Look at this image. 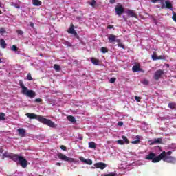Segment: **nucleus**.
Listing matches in <instances>:
<instances>
[{"label": "nucleus", "instance_id": "19", "mask_svg": "<svg viewBox=\"0 0 176 176\" xmlns=\"http://www.w3.org/2000/svg\"><path fill=\"white\" fill-rule=\"evenodd\" d=\"M91 63H92L94 65H100V60L96 58H91Z\"/></svg>", "mask_w": 176, "mask_h": 176}, {"label": "nucleus", "instance_id": "5", "mask_svg": "<svg viewBox=\"0 0 176 176\" xmlns=\"http://www.w3.org/2000/svg\"><path fill=\"white\" fill-rule=\"evenodd\" d=\"M57 156L58 159L63 160V162H69V163H75L76 162L75 158L68 157L67 155L61 153H58Z\"/></svg>", "mask_w": 176, "mask_h": 176}, {"label": "nucleus", "instance_id": "53", "mask_svg": "<svg viewBox=\"0 0 176 176\" xmlns=\"http://www.w3.org/2000/svg\"><path fill=\"white\" fill-rule=\"evenodd\" d=\"M136 140H138V141H140V136H139V135H137V136H136Z\"/></svg>", "mask_w": 176, "mask_h": 176}, {"label": "nucleus", "instance_id": "33", "mask_svg": "<svg viewBox=\"0 0 176 176\" xmlns=\"http://www.w3.org/2000/svg\"><path fill=\"white\" fill-rule=\"evenodd\" d=\"M142 83L143 84V85H149V81L148 80H146V79H144L142 81Z\"/></svg>", "mask_w": 176, "mask_h": 176}, {"label": "nucleus", "instance_id": "25", "mask_svg": "<svg viewBox=\"0 0 176 176\" xmlns=\"http://www.w3.org/2000/svg\"><path fill=\"white\" fill-rule=\"evenodd\" d=\"M54 69L56 72H60V71H61V67L57 64L54 65Z\"/></svg>", "mask_w": 176, "mask_h": 176}, {"label": "nucleus", "instance_id": "50", "mask_svg": "<svg viewBox=\"0 0 176 176\" xmlns=\"http://www.w3.org/2000/svg\"><path fill=\"white\" fill-rule=\"evenodd\" d=\"M30 26L32 27V28H34V23L30 22Z\"/></svg>", "mask_w": 176, "mask_h": 176}, {"label": "nucleus", "instance_id": "22", "mask_svg": "<svg viewBox=\"0 0 176 176\" xmlns=\"http://www.w3.org/2000/svg\"><path fill=\"white\" fill-rule=\"evenodd\" d=\"M32 2L34 6H41V5H42V1L39 0H32Z\"/></svg>", "mask_w": 176, "mask_h": 176}, {"label": "nucleus", "instance_id": "35", "mask_svg": "<svg viewBox=\"0 0 176 176\" xmlns=\"http://www.w3.org/2000/svg\"><path fill=\"white\" fill-rule=\"evenodd\" d=\"M109 82L110 83H115L116 82V78H111Z\"/></svg>", "mask_w": 176, "mask_h": 176}, {"label": "nucleus", "instance_id": "10", "mask_svg": "<svg viewBox=\"0 0 176 176\" xmlns=\"http://www.w3.org/2000/svg\"><path fill=\"white\" fill-rule=\"evenodd\" d=\"M165 3L166 5L162 1V9H164L166 8V9H170V10H173V4L171 3V2L166 1Z\"/></svg>", "mask_w": 176, "mask_h": 176}, {"label": "nucleus", "instance_id": "57", "mask_svg": "<svg viewBox=\"0 0 176 176\" xmlns=\"http://www.w3.org/2000/svg\"><path fill=\"white\" fill-rule=\"evenodd\" d=\"M91 168H96V166H95L94 167L92 166Z\"/></svg>", "mask_w": 176, "mask_h": 176}, {"label": "nucleus", "instance_id": "37", "mask_svg": "<svg viewBox=\"0 0 176 176\" xmlns=\"http://www.w3.org/2000/svg\"><path fill=\"white\" fill-rule=\"evenodd\" d=\"M135 100L138 102H140L141 101V97H140V96H135Z\"/></svg>", "mask_w": 176, "mask_h": 176}, {"label": "nucleus", "instance_id": "54", "mask_svg": "<svg viewBox=\"0 0 176 176\" xmlns=\"http://www.w3.org/2000/svg\"><path fill=\"white\" fill-rule=\"evenodd\" d=\"M15 8H16L17 9H20V6H17V4L14 5Z\"/></svg>", "mask_w": 176, "mask_h": 176}, {"label": "nucleus", "instance_id": "44", "mask_svg": "<svg viewBox=\"0 0 176 176\" xmlns=\"http://www.w3.org/2000/svg\"><path fill=\"white\" fill-rule=\"evenodd\" d=\"M60 149H62V151H67V147L64 145L60 146Z\"/></svg>", "mask_w": 176, "mask_h": 176}, {"label": "nucleus", "instance_id": "59", "mask_svg": "<svg viewBox=\"0 0 176 176\" xmlns=\"http://www.w3.org/2000/svg\"><path fill=\"white\" fill-rule=\"evenodd\" d=\"M154 21H155V24H156V19H154Z\"/></svg>", "mask_w": 176, "mask_h": 176}, {"label": "nucleus", "instance_id": "31", "mask_svg": "<svg viewBox=\"0 0 176 176\" xmlns=\"http://www.w3.org/2000/svg\"><path fill=\"white\" fill-rule=\"evenodd\" d=\"M5 32H6V30H5L4 28H0V34L1 35H3L5 34Z\"/></svg>", "mask_w": 176, "mask_h": 176}, {"label": "nucleus", "instance_id": "8", "mask_svg": "<svg viewBox=\"0 0 176 176\" xmlns=\"http://www.w3.org/2000/svg\"><path fill=\"white\" fill-rule=\"evenodd\" d=\"M116 13L118 14V16H122L123 13H124V8H123V6L119 5L116 7Z\"/></svg>", "mask_w": 176, "mask_h": 176}, {"label": "nucleus", "instance_id": "40", "mask_svg": "<svg viewBox=\"0 0 176 176\" xmlns=\"http://www.w3.org/2000/svg\"><path fill=\"white\" fill-rule=\"evenodd\" d=\"M118 144H119L120 145H124V143L123 142V140H119L117 141Z\"/></svg>", "mask_w": 176, "mask_h": 176}, {"label": "nucleus", "instance_id": "27", "mask_svg": "<svg viewBox=\"0 0 176 176\" xmlns=\"http://www.w3.org/2000/svg\"><path fill=\"white\" fill-rule=\"evenodd\" d=\"M100 51L103 54L108 53V48H107V47H102Z\"/></svg>", "mask_w": 176, "mask_h": 176}, {"label": "nucleus", "instance_id": "15", "mask_svg": "<svg viewBox=\"0 0 176 176\" xmlns=\"http://www.w3.org/2000/svg\"><path fill=\"white\" fill-rule=\"evenodd\" d=\"M20 157H21V156H19V155H17V154H12L11 155V158H10V160H13V162H19V160H20Z\"/></svg>", "mask_w": 176, "mask_h": 176}, {"label": "nucleus", "instance_id": "9", "mask_svg": "<svg viewBox=\"0 0 176 176\" xmlns=\"http://www.w3.org/2000/svg\"><path fill=\"white\" fill-rule=\"evenodd\" d=\"M96 168H100V170H104L106 167H107V164L104 162H97L94 164Z\"/></svg>", "mask_w": 176, "mask_h": 176}, {"label": "nucleus", "instance_id": "47", "mask_svg": "<svg viewBox=\"0 0 176 176\" xmlns=\"http://www.w3.org/2000/svg\"><path fill=\"white\" fill-rule=\"evenodd\" d=\"M118 46L122 47V49H124V45L123 44H118Z\"/></svg>", "mask_w": 176, "mask_h": 176}, {"label": "nucleus", "instance_id": "46", "mask_svg": "<svg viewBox=\"0 0 176 176\" xmlns=\"http://www.w3.org/2000/svg\"><path fill=\"white\" fill-rule=\"evenodd\" d=\"M131 143L132 144H139L140 143V140H135V141H133Z\"/></svg>", "mask_w": 176, "mask_h": 176}, {"label": "nucleus", "instance_id": "41", "mask_svg": "<svg viewBox=\"0 0 176 176\" xmlns=\"http://www.w3.org/2000/svg\"><path fill=\"white\" fill-rule=\"evenodd\" d=\"M16 33H18L19 35H23L24 34V32H23V31L20 30H16Z\"/></svg>", "mask_w": 176, "mask_h": 176}, {"label": "nucleus", "instance_id": "28", "mask_svg": "<svg viewBox=\"0 0 176 176\" xmlns=\"http://www.w3.org/2000/svg\"><path fill=\"white\" fill-rule=\"evenodd\" d=\"M3 120H6L5 113H0V121L2 122Z\"/></svg>", "mask_w": 176, "mask_h": 176}, {"label": "nucleus", "instance_id": "52", "mask_svg": "<svg viewBox=\"0 0 176 176\" xmlns=\"http://www.w3.org/2000/svg\"><path fill=\"white\" fill-rule=\"evenodd\" d=\"M56 166H58L59 167H60V166H61V163L57 162V163H56Z\"/></svg>", "mask_w": 176, "mask_h": 176}, {"label": "nucleus", "instance_id": "16", "mask_svg": "<svg viewBox=\"0 0 176 176\" xmlns=\"http://www.w3.org/2000/svg\"><path fill=\"white\" fill-rule=\"evenodd\" d=\"M127 14L129 16V17H135V19H137V14L133 10H129L127 11Z\"/></svg>", "mask_w": 176, "mask_h": 176}, {"label": "nucleus", "instance_id": "2", "mask_svg": "<svg viewBox=\"0 0 176 176\" xmlns=\"http://www.w3.org/2000/svg\"><path fill=\"white\" fill-rule=\"evenodd\" d=\"M19 85L20 87H21L22 89L21 90L22 94L27 96V97H30V98H34V97L36 96V93H35L34 90L28 89V88L24 85V82H23V80H19Z\"/></svg>", "mask_w": 176, "mask_h": 176}, {"label": "nucleus", "instance_id": "11", "mask_svg": "<svg viewBox=\"0 0 176 176\" xmlns=\"http://www.w3.org/2000/svg\"><path fill=\"white\" fill-rule=\"evenodd\" d=\"M69 34H72V35H74V36H78V32L75 31V29L74 28V24L71 23L70 28L68 30Z\"/></svg>", "mask_w": 176, "mask_h": 176}, {"label": "nucleus", "instance_id": "39", "mask_svg": "<svg viewBox=\"0 0 176 176\" xmlns=\"http://www.w3.org/2000/svg\"><path fill=\"white\" fill-rule=\"evenodd\" d=\"M42 99L41 98H36L34 100L35 102H38V104H40V102H42Z\"/></svg>", "mask_w": 176, "mask_h": 176}, {"label": "nucleus", "instance_id": "4", "mask_svg": "<svg viewBox=\"0 0 176 176\" xmlns=\"http://www.w3.org/2000/svg\"><path fill=\"white\" fill-rule=\"evenodd\" d=\"M161 155H162V157L161 158V160H163V162H166V163H175L176 159L175 157L173 156H166V151H163Z\"/></svg>", "mask_w": 176, "mask_h": 176}, {"label": "nucleus", "instance_id": "32", "mask_svg": "<svg viewBox=\"0 0 176 176\" xmlns=\"http://www.w3.org/2000/svg\"><path fill=\"white\" fill-rule=\"evenodd\" d=\"M152 59L154 60H157V55H156V52H154L153 54L152 55Z\"/></svg>", "mask_w": 176, "mask_h": 176}, {"label": "nucleus", "instance_id": "30", "mask_svg": "<svg viewBox=\"0 0 176 176\" xmlns=\"http://www.w3.org/2000/svg\"><path fill=\"white\" fill-rule=\"evenodd\" d=\"M165 59H166V56L164 55L158 56L157 57V60H165Z\"/></svg>", "mask_w": 176, "mask_h": 176}, {"label": "nucleus", "instance_id": "6", "mask_svg": "<svg viewBox=\"0 0 176 176\" xmlns=\"http://www.w3.org/2000/svg\"><path fill=\"white\" fill-rule=\"evenodd\" d=\"M19 162L20 166H21L23 168H27V166H28V161H27L24 157L21 156Z\"/></svg>", "mask_w": 176, "mask_h": 176}, {"label": "nucleus", "instance_id": "24", "mask_svg": "<svg viewBox=\"0 0 176 176\" xmlns=\"http://www.w3.org/2000/svg\"><path fill=\"white\" fill-rule=\"evenodd\" d=\"M132 71L133 72H139V71H141V68L140 67L139 65H134L133 67H132Z\"/></svg>", "mask_w": 176, "mask_h": 176}, {"label": "nucleus", "instance_id": "20", "mask_svg": "<svg viewBox=\"0 0 176 176\" xmlns=\"http://www.w3.org/2000/svg\"><path fill=\"white\" fill-rule=\"evenodd\" d=\"M88 145L90 149H96L97 148V144L94 142H89Z\"/></svg>", "mask_w": 176, "mask_h": 176}, {"label": "nucleus", "instance_id": "17", "mask_svg": "<svg viewBox=\"0 0 176 176\" xmlns=\"http://www.w3.org/2000/svg\"><path fill=\"white\" fill-rule=\"evenodd\" d=\"M17 131L20 137H25V129L19 128L17 129Z\"/></svg>", "mask_w": 176, "mask_h": 176}, {"label": "nucleus", "instance_id": "58", "mask_svg": "<svg viewBox=\"0 0 176 176\" xmlns=\"http://www.w3.org/2000/svg\"><path fill=\"white\" fill-rule=\"evenodd\" d=\"M0 14H2V11L0 10Z\"/></svg>", "mask_w": 176, "mask_h": 176}, {"label": "nucleus", "instance_id": "18", "mask_svg": "<svg viewBox=\"0 0 176 176\" xmlns=\"http://www.w3.org/2000/svg\"><path fill=\"white\" fill-rule=\"evenodd\" d=\"M0 46L1 47H2V49H6V46H8V44H6V41H5V39H0Z\"/></svg>", "mask_w": 176, "mask_h": 176}, {"label": "nucleus", "instance_id": "26", "mask_svg": "<svg viewBox=\"0 0 176 176\" xmlns=\"http://www.w3.org/2000/svg\"><path fill=\"white\" fill-rule=\"evenodd\" d=\"M122 138L123 140L122 141L124 142V144H130V142L129 141V139L127 138V137L123 135Z\"/></svg>", "mask_w": 176, "mask_h": 176}, {"label": "nucleus", "instance_id": "21", "mask_svg": "<svg viewBox=\"0 0 176 176\" xmlns=\"http://www.w3.org/2000/svg\"><path fill=\"white\" fill-rule=\"evenodd\" d=\"M12 153H8V151H5V153L3 154V159H5V157H8V159H11L12 157Z\"/></svg>", "mask_w": 176, "mask_h": 176}, {"label": "nucleus", "instance_id": "45", "mask_svg": "<svg viewBox=\"0 0 176 176\" xmlns=\"http://www.w3.org/2000/svg\"><path fill=\"white\" fill-rule=\"evenodd\" d=\"M107 28H108V30H112V28H113V25H109L108 26H107Z\"/></svg>", "mask_w": 176, "mask_h": 176}, {"label": "nucleus", "instance_id": "23", "mask_svg": "<svg viewBox=\"0 0 176 176\" xmlns=\"http://www.w3.org/2000/svg\"><path fill=\"white\" fill-rule=\"evenodd\" d=\"M67 120H69V122H72V123H76V120L75 119V117L72 116H68L67 117Z\"/></svg>", "mask_w": 176, "mask_h": 176}, {"label": "nucleus", "instance_id": "49", "mask_svg": "<svg viewBox=\"0 0 176 176\" xmlns=\"http://www.w3.org/2000/svg\"><path fill=\"white\" fill-rule=\"evenodd\" d=\"M109 2H110V3L113 4L116 2V0H110Z\"/></svg>", "mask_w": 176, "mask_h": 176}, {"label": "nucleus", "instance_id": "56", "mask_svg": "<svg viewBox=\"0 0 176 176\" xmlns=\"http://www.w3.org/2000/svg\"><path fill=\"white\" fill-rule=\"evenodd\" d=\"M0 8H2V4H1V3H0Z\"/></svg>", "mask_w": 176, "mask_h": 176}, {"label": "nucleus", "instance_id": "55", "mask_svg": "<svg viewBox=\"0 0 176 176\" xmlns=\"http://www.w3.org/2000/svg\"><path fill=\"white\" fill-rule=\"evenodd\" d=\"M1 63H2V59L0 58V64H1Z\"/></svg>", "mask_w": 176, "mask_h": 176}, {"label": "nucleus", "instance_id": "43", "mask_svg": "<svg viewBox=\"0 0 176 176\" xmlns=\"http://www.w3.org/2000/svg\"><path fill=\"white\" fill-rule=\"evenodd\" d=\"M160 1L162 3L164 2L163 0H151V2H152L153 3H156V2H159Z\"/></svg>", "mask_w": 176, "mask_h": 176}, {"label": "nucleus", "instance_id": "42", "mask_svg": "<svg viewBox=\"0 0 176 176\" xmlns=\"http://www.w3.org/2000/svg\"><path fill=\"white\" fill-rule=\"evenodd\" d=\"M172 153L173 152L171 151H168V152L165 151V156H170Z\"/></svg>", "mask_w": 176, "mask_h": 176}, {"label": "nucleus", "instance_id": "12", "mask_svg": "<svg viewBox=\"0 0 176 176\" xmlns=\"http://www.w3.org/2000/svg\"><path fill=\"white\" fill-rule=\"evenodd\" d=\"M163 140L162 138L154 139L153 140H149L150 145H155V144H162Z\"/></svg>", "mask_w": 176, "mask_h": 176}, {"label": "nucleus", "instance_id": "36", "mask_svg": "<svg viewBox=\"0 0 176 176\" xmlns=\"http://www.w3.org/2000/svg\"><path fill=\"white\" fill-rule=\"evenodd\" d=\"M96 2L95 1V0H92V1L91 3H89V5L91 6H92L93 8H94V6H96Z\"/></svg>", "mask_w": 176, "mask_h": 176}, {"label": "nucleus", "instance_id": "48", "mask_svg": "<svg viewBox=\"0 0 176 176\" xmlns=\"http://www.w3.org/2000/svg\"><path fill=\"white\" fill-rule=\"evenodd\" d=\"M118 126H123V122L120 121L118 123Z\"/></svg>", "mask_w": 176, "mask_h": 176}, {"label": "nucleus", "instance_id": "13", "mask_svg": "<svg viewBox=\"0 0 176 176\" xmlns=\"http://www.w3.org/2000/svg\"><path fill=\"white\" fill-rule=\"evenodd\" d=\"M80 160L83 163H85V164H89V166H91L93 164V161L90 159H85L83 157H80Z\"/></svg>", "mask_w": 176, "mask_h": 176}, {"label": "nucleus", "instance_id": "34", "mask_svg": "<svg viewBox=\"0 0 176 176\" xmlns=\"http://www.w3.org/2000/svg\"><path fill=\"white\" fill-rule=\"evenodd\" d=\"M102 176H115V173H109V174H104Z\"/></svg>", "mask_w": 176, "mask_h": 176}, {"label": "nucleus", "instance_id": "3", "mask_svg": "<svg viewBox=\"0 0 176 176\" xmlns=\"http://www.w3.org/2000/svg\"><path fill=\"white\" fill-rule=\"evenodd\" d=\"M162 157L163 154H160L158 156H156V153L151 152L146 155L145 159L146 160H151L152 163H159Z\"/></svg>", "mask_w": 176, "mask_h": 176}, {"label": "nucleus", "instance_id": "51", "mask_svg": "<svg viewBox=\"0 0 176 176\" xmlns=\"http://www.w3.org/2000/svg\"><path fill=\"white\" fill-rule=\"evenodd\" d=\"M3 148H0V153H3Z\"/></svg>", "mask_w": 176, "mask_h": 176}, {"label": "nucleus", "instance_id": "7", "mask_svg": "<svg viewBox=\"0 0 176 176\" xmlns=\"http://www.w3.org/2000/svg\"><path fill=\"white\" fill-rule=\"evenodd\" d=\"M164 75V71L162 69L157 70L154 74V78L155 80H159L162 78V76Z\"/></svg>", "mask_w": 176, "mask_h": 176}, {"label": "nucleus", "instance_id": "29", "mask_svg": "<svg viewBox=\"0 0 176 176\" xmlns=\"http://www.w3.org/2000/svg\"><path fill=\"white\" fill-rule=\"evenodd\" d=\"M11 50H12V52H17V50H19V47H17V45H13Z\"/></svg>", "mask_w": 176, "mask_h": 176}, {"label": "nucleus", "instance_id": "1", "mask_svg": "<svg viewBox=\"0 0 176 176\" xmlns=\"http://www.w3.org/2000/svg\"><path fill=\"white\" fill-rule=\"evenodd\" d=\"M26 116L27 118H29V119H37L39 122H41V123H43V124H46L47 126H49V127H56V124H54L53 121L45 118L43 116H38V115L31 113H26Z\"/></svg>", "mask_w": 176, "mask_h": 176}, {"label": "nucleus", "instance_id": "14", "mask_svg": "<svg viewBox=\"0 0 176 176\" xmlns=\"http://www.w3.org/2000/svg\"><path fill=\"white\" fill-rule=\"evenodd\" d=\"M109 43H113V42H116V36L112 34H109L108 36Z\"/></svg>", "mask_w": 176, "mask_h": 176}, {"label": "nucleus", "instance_id": "38", "mask_svg": "<svg viewBox=\"0 0 176 176\" xmlns=\"http://www.w3.org/2000/svg\"><path fill=\"white\" fill-rule=\"evenodd\" d=\"M27 78H28V80H33V78L31 76V74L30 73L28 74Z\"/></svg>", "mask_w": 176, "mask_h": 176}]
</instances>
